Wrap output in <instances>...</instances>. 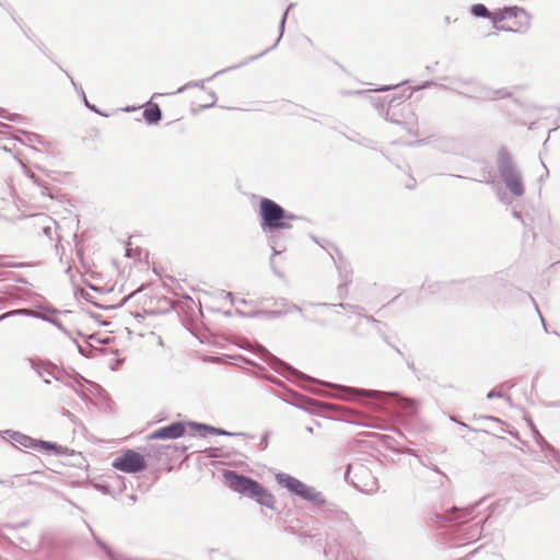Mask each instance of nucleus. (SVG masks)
<instances>
[{
  "instance_id": "1",
  "label": "nucleus",
  "mask_w": 560,
  "mask_h": 560,
  "mask_svg": "<svg viewBox=\"0 0 560 560\" xmlns=\"http://www.w3.org/2000/svg\"><path fill=\"white\" fill-rule=\"evenodd\" d=\"M275 479L288 492L311 503L319 514L335 522L332 530L337 537H327L325 556L330 560H355L354 552L361 544V534L348 514L328 501L320 491L289 474L278 472Z\"/></svg>"
},
{
  "instance_id": "2",
  "label": "nucleus",
  "mask_w": 560,
  "mask_h": 560,
  "mask_svg": "<svg viewBox=\"0 0 560 560\" xmlns=\"http://www.w3.org/2000/svg\"><path fill=\"white\" fill-rule=\"evenodd\" d=\"M258 217L261 231L270 234L268 236V244L272 249L270 266L278 277H282V273L276 269L273 262V257L285 250L281 231L290 230L292 228L291 221L302 218L287 211L281 205L266 197L259 201Z\"/></svg>"
},
{
  "instance_id": "3",
  "label": "nucleus",
  "mask_w": 560,
  "mask_h": 560,
  "mask_svg": "<svg viewBox=\"0 0 560 560\" xmlns=\"http://www.w3.org/2000/svg\"><path fill=\"white\" fill-rule=\"evenodd\" d=\"M223 479L234 492L249 498L262 506L275 509L273 494L257 480L231 469L223 471Z\"/></svg>"
},
{
  "instance_id": "4",
  "label": "nucleus",
  "mask_w": 560,
  "mask_h": 560,
  "mask_svg": "<svg viewBox=\"0 0 560 560\" xmlns=\"http://www.w3.org/2000/svg\"><path fill=\"white\" fill-rule=\"evenodd\" d=\"M495 165L501 180L506 189L515 197H522L525 192L523 174L514 161L511 152L505 147H500L497 152Z\"/></svg>"
},
{
  "instance_id": "5",
  "label": "nucleus",
  "mask_w": 560,
  "mask_h": 560,
  "mask_svg": "<svg viewBox=\"0 0 560 560\" xmlns=\"http://www.w3.org/2000/svg\"><path fill=\"white\" fill-rule=\"evenodd\" d=\"M411 93L412 92L410 91L407 95L402 94L399 97H392L387 102V109L385 113H383L386 104V101L384 98L380 96H370L369 100L371 105L374 106L380 112V114L384 116L386 120L393 124L401 125L409 135L417 137L419 136L418 124L409 105L407 106V116L404 113L401 114L402 119H399L396 116V113L394 112L395 107L400 105L404 102V100L409 98L411 96Z\"/></svg>"
},
{
  "instance_id": "6",
  "label": "nucleus",
  "mask_w": 560,
  "mask_h": 560,
  "mask_svg": "<svg viewBox=\"0 0 560 560\" xmlns=\"http://www.w3.org/2000/svg\"><path fill=\"white\" fill-rule=\"evenodd\" d=\"M446 89L465 97L479 101H495L511 96L506 89H492L481 84L474 78L453 79L452 85Z\"/></svg>"
},
{
  "instance_id": "7",
  "label": "nucleus",
  "mask_w": 560,
  "mask_h": 560,
  "mask_svg": "<svg viewBox=\"0 0 560 560\" xmlns=\"http://www.w3.org/2000/svg\"><path fill=\"white\" fill-rule=\"evenodd\" d=\"M482 500L480 501H477L474 505H469L467 508H464V509H457V508H453L451 511H446L445 513H442V514H436L435 517H436V522L440 523L441 525L443 526H454V527H458V530L463 532V538L462 540H475L477 537H479L480 533H481V527H480V522H477L475 523L474 525L467 527V528H462V525L468 520V518H471V514L474 512V509L479 505V503L481 502Z\"/></svg>"
},
{
  "instance_id": "8",
  "label": "nucleus",
  "mask_w": 560,
  "mask_h": 560,
  "mask_svg": "<svg viewBox=\"0 0 560 560\" xmlns=\"http://www.w3.org/2000/svg\"><path fill=\"white\" fill-rule=\"evenodd\" d=\"M320 384L328 386L334 390L331 396L339 398V399L349 400V401L365 402L368 400H371V401H375V402L383 405V404H387L385 401V398H387L389 396V394L384 393V392H378V390L362 389V388L350 387V386H345V385H335V384H329V383H325V382H322Z\"/></svg>"
},
{
  "instance_id": "9",
  "label": "nucleus",
  "mask_w": 560,
  "mask_h": 560,
  "mask_svg": "<svg viewBox=\"0 0 560 560\" xmlns=\"http://www.w3.org/2000/svg\"><path fill=\"white\" fill-rule=\"evenodd\" d=\"M112 466L126 474H139L147 469V462L140 453L127 448L120 452V455L113 460Z\"/></svg>"
},
{
  "instance_id": "10",
  "label": "nucleus",
  "mask_w": 560,
  "mask_h": 560,
  "mask_svg": "<svg viewBox=\"0 0 560 560\" xmlns=\"http://www.w3.org/2000/svg\"><path fill=\"white\" fill-rule=\"evenodd\" d=\"M257 354L266 362L268 363L272 370H275L277 373H280L285 376H292L296 378H303L308 380L312 382H315L314 378L306 376L302 372L298 371L290 364L285 363L284 361L278 359L276 355L270 353L265 347L258 346Z\"/></svg>"
},
{
  "instance_id": "11",
  "label": "nucleus",
  "mask_w": 560,
  "mask_h": 560,
  "mask_svg": "<svg viewBox=\"0 0 560 560\" xmlns=\"http://www.w3.org/2000/svg\"><path fill=\"white\" fill-rule=\"evenodd\" d=\"M22 164V168L24 174L32 180L34 185H36L40 191V195L44 197H48L49 199H54L55 196L51 191V188L49 186L48 178H50V175L40 166H36L37 170H39L43 174L38 175L34 171H32L30 167H27L24 163Z\"/></svg>"
},
{
  "instance_id": "12",
  "label": "nucleus",
  "mask_w": 560,
  "mask_h": 560,
  "mask_svg": "<svg viewBox=\"0 0 560 560\" xmlns=\"http://www.w3.org/2000/svg\"><path fill=\"white\" fill-rule=\"evenodd\" d=\"M16 315H24V316H28V317L38 318V319H42L45 322H49L52 325H55L59 330H61L65 335L70 337V332L66 329V327L62 325V323L58 318H56L51 315H48V314L39 313V312L31 310V308H18V310L7 312V313L0 315V322L3 320L4 318L11 317V316H16Z\"/></svg>"
},
{
  "instance_id": "13",
  "label": "nucleus",
  "mask_w": 560,
  "mask_h": 560,
  "mask_svg": "<svg viewBox=\"0 0 560 560\" xmlns=\"http://www.w3.org/2000/svg\"><path fill=\"white\" fill-rule=\"evenodd\" d=\"M30 364L45 384H50V378L57 381L60 377L61 368L50 361L30 359Z\"/></svg>"
},
{
  "instance_id": "14",
  "label": "nucleus",
  "mask_w": 560,
  "mask_h": 560,
  "mask_svg": "<svg viewBox=\"0 0 560 560\" xmlns=\"http://www.w3.org/2000/svg\"><path fill=\"white\" fill-rule=\"evenodd\" d=\"M186 432V425L184 422L176 421L168 425L159 428L153 431L150 435V440H174L183 436Z\"/></svg>"
},
{
  "instance_id": "15",
  "label": "nucleus",
  "mask_w": 560,
  "mask_h": 560,
  "mask_svg": "<svg viewBox=\"0 0 560 560\" xmlns=\"http://www.w3.org/2000/svg\"><path fill=\"white\" fill-rule=\"evenodd\" d=\"M57 382L72 388L82 398H85V394L81 390L83 384H91L80 374L75 373L74 375H71L67 373L63 369H60V378L58 377Z\"/></svg>"
},
{
  "instance_id": "16",
  "label": "nucleus",
  "mask_w": 560,
  "mask_h": 560,
  "mask_svg": "<svg viewBox=\"0 0 560 560\" xmlns=\"http://www.w3.org/2000/svg\"><path fill=\"white\" fill-rule=\"evenodd\" d=\"M22 138L15 137L21 143L28 145L32 150L38 152V149L35 148V143L42 144L43 147L48 145L49 143L44 140V138L35 132L31 131H21Z\"/></svg>"
},
{
  "instance_id": "17",
  "label": "nucleus",
  "mask_w": 560,
  "mask_h": 560,
  "mask_svg": "<svg viewBox=\"0 0 560 560\" xmlns=\"http://www.w3.org/2000/svg\"><path fill=\"white\" fill-rule=\"evenodd\" d=\"M292 4H290L287 10L283 12L282 16H281V20H280V23H279V36L276 40V43L267 48L266 50H264L262 52L258 54V55H255V56H250L246 61H244L242 65H246L250 61H254L262 56H265L267 52H269L270 50L275 49L277 47V45L279 44V42L281 40L282 36H283V33H284V25H285V21H287V16H288V12L289 10L291 9Z\"/></svg>"
},
{
  "instance_id": "18",
  "label": "nucleus",
  "mask_w": 560,
  "mask_h": 560,
  "mask_svg": "<svg viewBox=\"0 0 560 560\" xmlns=\"http://www.w3.org/2000/svg\"><path fill=\"white\" fill-rule=\"evenodd\" d=\"M90 532L93 536L95 544L106 553L109 560H126V557L122 553L114 551L107 544H105L89 526Z\"/></svg>"
},
{
  "instance_id": "19",
  "label": "nucleus",
  "mask_w": 560,
  "mask_h": 560,
  "mask_svg": "<svg viewBox=\"0 0 560 560\" xmlns=\"http://www.w3.org/2000/svg\"><path fill=\"white\" fill-rule=\"evenodd\" d=\"M240 66H232V67H229L226 69H223V70H219L217 71L213 75H211L210 78L206 79V80H199V81H190L186 84H184L183 86L178 88L177 91L175 93L179 94V93H183L184 91L190 89V88H199V89H205V82H208V81H211L213 78L229 71V70H233V69H236L238 68Z\"/></svg>"
},
{
  "instance_id": "20",
  "label": "nucleus",
  "mask_w": 560,
  "mask_h": 560,
  "mask_svg": "<svg viewBox=\"0 0 560 560\" xmlns=\"http://www.w3.org/2000/svg\"><path fill=\"white\" fill-rule=\"evenodd\" d=\"M336 267L338 269L340 282L351 283L352 282V268L351 266L345 261V259L339 255L338 260H335Z\"/></svg>"
},
{
  "instance_id": "21",
  "label": "nucleus",
  "mask_w": 560,
  "mask_h": 560,
  "mask_svg": "<svg viewBox=\"0 0 560 560\" xmlns=\"http://www.w3.org/2000/svg\"><path fill=\"white\" fill-rule=\"evenodd\" d=\"M143 118L149 125H155L162 119V110L160 106L152 103L143 110Z\"/></svg>"
},
{
  "instance_id": "22",
  "label": "nucleus",
  "mask_w": 560,
  "mask_h": 560,
  "mask_svg": "<svg viewBox=\"0 0 560 560\" xmlns=\"http://www.w3.org/2000/svg\"><path fill=\"white\" fill-rule=\"evenodd\" d=\"M11 438L14 444H19L20 446H23L25 448L37 450V440L31 436H27L20 432H12Z\"/></svg>"
},
{
  "instance_id": "23",
  "label": "nucleus",
  "mask_w": 560,
  "mask_h": 560,
  "mask_svg": "<svg viewBox=\"0 0 560 560\" xmlns=\"http://www.w3.org/2000/svg\"><path fill=\"white\" fill-rule=\"evenodd\" d=\"M394 406L401 410L405 415L411 416L416 412L415 402L410 399H406L402 397L394 396Z\"/></svg>"
},
{
  "instance_id": "24",
  "label": "nucleus",
  "mask_w": 560,
  "mask_h": 560,
  "mask_svg": "<svg viewBox=\"0 0 560 560\" xmlns=\"http://www.w3.org/2000/svg\"><path fill=\"white\" fill-rule=\"evenodd\" d=\"M504 11L509 12L508 19H512V18L520 19V24L521 25L528 24L529 16H528L527 12L523 8H520V7H505Z\"/></svg>"
},
{
  "instance_id": "25",
  "label": "nucleus",
  "mask_w": 560,
  "mask_h": 560,
  "mask_svg": "<svg viewBox=\"0 0 560 560\" xmlns=\"http://www.w3.org/2000/svg\"><path fill=\"white\" fill-rule=\"evenodd\" d=\"M284 305H285V308H283V310H275V311L268 312L269 317L276 318V317H280L282 315L292 313V312H298V313L302 314V308L300 306H298L295 304H288V303H285Z\"/></svg>"
},
{
  "instance_id": "26",
  "label": "nucleus",
  "mask_w": 560,
  "mask_h": 560,
  "mask_svg": "<svg viewBox=\"0 0 560 560\" xmlns=\"http://www.w3.org/2000/svg\"><path fill=\"white\" fill-rule=\"evenodd\" d=\"M37 448L44 450V451H52L57 455L63 454V447L57 443L37 440Z\"/></svg>"
},
{
  "instance_id": "27",
  "label": "nucleus",
  "mask_w": 560,
  "mask_h": 560,
  "mask_svg": "<svg viewBox=\"0 0 560 560\" xmlns=\"http://www.w3.org/2000/svg\"><path fill=\"white\" fill-rule=\"evenodd\" d=\"M470 13L476 18L488 19L491 15L489 9L482 3H476L470 7Z\"/></svg>"
},
{
  "instance_id": "28",
  "label": "nucleus",
  "mask_w": 560,
  "mask_h": 560,
  "mask_svg": "<svg viewBox=\"0 0 560 560\" xmlns=\"http://www.w3.org/2000/svg\"><path fill=\"white\" fill-rule=\"evenodd\" d=\"M310 305L312 306H323V307H340V308H349V310H353L355 312H358V314L361 313V311H363V308L359 305H353V304H346V303H339V304H330V303H311Z\"/></svg>"
},
{
  "instance_id": "29",
  "label": "nucleus",
  "mask_w": 560,
  "mask_h": 560,
  "mask_svg": "<svg viewBox=\"0 0 560 560\" xmlns=\"http://www.w3.org/2000/svg\"><path fill=\"white\" fill-rule=\"evenodd\" d=\"M189 427L197 432L200 433V435L206 436L207 434H213V430L215 427L206 424V423H199V422H189Z\"/></svg>"
},
{
  "instance_id": "30",
  "label": "nucleus",
  "mask_w": 560,
  "mask_h": 560,
  "mask_svg": "<svg viewBox=\"0 0 560 560\" xmlns=\"http://www.w3.org/2000/svg\"><path fill=\"white\" fill-rule=\"evenodd\" d=\"M508 14H509V12L504 11V8H503L501 10H499L498 12H491V15L488 16V19H490L494 23V25H497L498 23L508 19Z\"/></svg>"
},
{
  "instance_id": "31",
  "label": "nucleus",
  "mask_w": 560,
  "mask_h": 560,
  "mask_svg": "<svg viewBox=\"0 0 560 560\" xmlns=\"http://www.w3.org/2000/svg\"><path fill=\"white\" fill-rule=\"evenodd\" d=\"M354 471L355 476L359 474H365L368 472V469L363 465H348L346 470V477L351 472Z\"/></svg>"
},
{
  "instance_id": "32",
  "label": "nucleus",
  "mask_w": 560,
  "mask_h": 560,
  "mask_svg": "<svg viewBox=\"0 0 560 560\" xmlns=\"http://www.w3.org/2000/svg\"><path fill=\"white\" fill-rule=\"evenodd\" d=\"M61 70H62V71L65 72V74L69 78V80H70L71 84L73 85L74 90L80 94V96H81V98L83 100V102H85V100H88V98H86V96H85V93H84V91H83L82 86H80V85H78V84H77V82H75V81L73 80V78L68 73V71H66V70H63V69H61Z\"/></svg>"
},
{
  "instance_id": "33",
  "label": "nucleus",
  "mask_w": 560,
  "mask_h": 560,
  "mask_svg": "<svg viewBox=\"0 0 560 560\" xmlns=\"http://www.w3.org/2000/svg\"><path fill=\"white\" fill-rule=\"evenodd\" d=\"M0 117L9 119L11 121H19L22 119L21 115L19 114H10L7 109L0 107Z\"/></svg>"
},
{
  "instance_id": "34",
  "label": "nucleus",
  "mask_w": 560,
  "mask_h": 560,
  "mask_svg": "<svg viewBox=\"0 0 560 560\" xmlns=\"http://www.w3.org/2000/svg\"><path fill=\"white\" fill-rule=\"evenodd\" d=\"M350 283H346V282H340L337 287V292H338V296L340 299H346L347 295H348V285Z\"/></svg>"
},
{
  "instance_id": "35",
  "label": "nucleus",
  "mask_w": 560,
  "mask_h": 560,
  "mask_svg": "<svg viewBox=\"0 0 560 560\" xmlns=\"http://www.w3.org/2000/svg\"><path fill=\"white\" fill-rule=\"evenodd\" d=\"M440 287H441V284L438 282H429L428 281V282L423 283L422 290H428L431 293H435L436 291L440 290Z\"/></svg>"
},
{
  "instance_id": "36",
  "label": "nucleus",
  "mask_w": 560,
  "mask_h": 560,
  "mask_svg": "<svg viewBox=\"0 0 560 560\" xmlns=\"http://www.w3.org/2000/svg\"><path fill=\"white\" fill-rule=\"evenodd\" d=\"M74 342H75V343H77V346H78L79 352H80L81 354L85 355V357H90V355H91V353H90V352H88V350H91V351L96 350V349H95V348H93L90 343H86V346H81V345H79V343H78V341H77V340H74Z\"/></svg>"
},
{
  "instance_id": "37",
  "label": "nucleus",
  "mask_w": 560,
  "mask_h": 560,
  "mask_svg": "<svg viewBox=\"0 0 560 560\" xmlns=\"http://www.w3.org/2000/svg\"><path fill=\"white\" fill-rule=\"evenodd\" d=\"M208 95H209L211 102L209 104L203 105L202 108H210V107H212L215 104L217 100H218V97H217V95H215V93L213 91H210L208 93Z\"/></svg>"
},
{
  "instance_id": "38",
  "label": "nucleus",
  "mask_w": 560,
  "mask_h": 560,
  "mask_svg": "<svg viewBox=\"0 0 560 560\" xmlns=\"http://www.w3.org/2000/svg\"><path fill=\"white\" fill-rule=\"evenodd\" d=\"M213 434H215V435H240L241 433H232V432H228L221 428H214Z\"/></svg>"
},
{
  "instance_id": "39",
  "label": "nucleus",
  "mask_w": 560,
  "mask_h": 560,
  "mask_svg": "<svg viewBox=\"0 0 560 560\" xmlns=\"http://www.w3.org/2000/svg\"><path fill=\"white\" fill-rule=\"evenodd\" d=\"M497 397H503V394L500 390H497V389H492V390H490L487 394V398L488 399H493V398H497Z\"/></svg>"
},
{
  "instance_id": "40",
  "label": "nucleus",
  "mask_w": 560,
  "mask_h": 560,
  "mask_svg": "<svg viewBox=\"0 0 560 560\" xmlns=\"http://www.w3.org/2000/svg\"><path fill=\"white\" fill-rule=\"evenodd\" d=\"M43 234L46 235L48 238H52L54 229L50 225H46L43 228Z\"/></svg>"
},
{
  "instance_id": "41",
  "label": "nucleus",
  "mask_w": 560,
  "mask_h": 560,
  "mask_svg": "<svg viewBox=\"0 0 560 560\" xmlns=\"http://www.w3.org/2000/svg\"><path fill=\"white\" fill-rule=\"evenodd\" d=\"M357 416H358L357 413L352 412V413H351V416L348 418V421H349V422H353V423H358V424H361V425H365V427H369V425H370V424H366V423H364V422L358 421V420L355 419V417H357Z\"/></svg>"
},
{
  "instance_id": "42",
  "label": "nucleus",
  "mask_w": 560,
  "mask_h": 560,
  "mask_svg": "<svg viewBox=\"0 0 560 560\" xmlns=\"http://www.w3.org/2000/svg\"><path fill=\"white\" fill-rule=\"evenodd\" d=\"M406 454H409V455H413L416 457H418L419 462L423 465V466H428L427 463H424L412 448H406L405 451Z\"/></svg>"
},
{
  "instance_id": "43",
  "label": "nucleus",
  "mask_w": 560,
  "mask_h": 560,
  "mask_svg": "<svg viewBox=\"0 0 560 560\" xmlns=\"http://www.w3.org/2000/svg\"><path fill=\"white\" fill-rule=\"evenodd\" d=\"M363 93H365V91H362V90L342 92L343 95H361Z\"/></svg>"
},
{
  "instance_id": "44",
  "label": "nucleus",
  "mask_w": 560,
  "mask_h": 560,
  "mask_svg": "<svg viewBox=\"0 0 560 560\" xmlns=\"http://www.w3.org/2000/svg\"><path fill=\"white\" fill-rule=\"evenodd\" d=\"M84 105L92 112L94 113H100V110L97 109V107L93 104H91V102H89L88 100H85L84 102Z\"/></svg>"
},
{
  "instance_id": "45",
  "label": "nucleus",
  "mask_w": 560,
  "mask_h": 560,
  "mask_svg": "<svg viewBox=\"0 0 560 560\" xmlns=\"http://www.w3.org/2000/svg\"><path fill=\"white\" fill-rule=\"evenodd\" d=\"M365 319L368 323L370 324H373V325H380V320H377L376 318H374L373 316L371 315H365Z\"/></svg>"
},
{
  "instance_id": "46",
  "label": "nucleus",
  "mask_w": 560,
  "mask_h": 560,
  "mask_svg": "<svg viewBox=\"0 0 560 560\" xmlns=\"http://www.w3.org/2000/svg\"><path fill=\"white\" fill-rule=\"evenodd\" d=\"M398 85L399 84L384 85V86H381V88L376 89L375 91H389V90L396 89Z\"/></svg>"
},
{
  "instance_id": "47",
  "label": "nucleus",
  "mask_w": 560,
  "mask_h": 560,
  "mask_svg": "<svg viewBox=\"0 0 560 560\" xmlns=\"http://www.w3.org/2000/svg\"><path fill=\"white\" fill-rule=\"evenodd\" d=\"M512 215L516 219V220H520L524 223V220H523V217H522V213L517 210H513L512 211Z\"/></svg>"
},
{
  "instance_id": "48",
  "label": "nucleus",
  "mask_w": 560,
  "mask_h": 560,
  "mask_svg": "<svg viewBox=\"0 0 560 560\" xmlns=\"http://www.w3.org/2000/svg\"><path fill=\"white\" fill-rule=\"evenodd\" d=\"M494 27H495L497 30H499V31H506V32H512V31H514L512 27H506V26H504V25H498V24H497V25H494Z\"/></svg>"
},
{
  "instance_id": "49",
  "label": "nucleus",
  "mask_w": 560,
  "mask_h": 560,
  "mask_svg": "<svg viewBox=\"0 0 560 560\" xmlns=\"http://www.w3.org/2000/svg\"><path fill=\"white\" fill-rule=\"evenodd\" d=\"M427 467H429V465H428ZM430 468H431L433 471H435L436 474H439V475H441V476H443V477H446V476H445V474H444L443 471H441V470H440V468H439L438 466H434V465H433V466H430Z\"/></svg>"
},
{
  "instance_id": "50",
  "label": "nucleus",
  "mask_w": 560,
  "mask_h": 560,
  "mask_svg": "<svg viewBox=\"0 0 560 560\" xmlns=\"http://www.w3.org/2000/svg\"><path fill=\"white\" fill-rule=\"evenodd\" d=\"M267 444H268V442H267V434H265L262 436L261 441H260L261 448L265 450L267 447Z\"/></svg>"
},
{
  "instance_id": "51",
  "label": "nucleus",
  "mask_w": 560,
  "mask_h": 560,
  "mask_svg": "<svg viewBox=\"0 0 560 560\" xmlns=\"http://www.w3.org/2000/svg\"><path fill=\"white\" fill-rule=\"evenodd\" d=\"M547 448L551 452L555 458H558L559 454L551 445H547Z\"/></svg>"
},
{
  "instance_id": "52",
  "label": "nucleus",
  "mask_w": 560,
  "mask_h": 560,
  "mask_svg": "<svg viewBox=\"0 0 560 560\" xmlns=\"http://www.w3.org/2000/svg\"><path fill=\"white\" fill-rule=\"evenodd\" d=\"M349 140L351 141H355L358 142L359 144H362V145H368L366 141L365 140H357V139H353V138H348Z\"/></svg>"
},
{
  "instance_id": "53",
  "label": "nucleus",
  "mask_w": 560,
  "mask_h": 560,
  "mask_svg": "<svg viewBox=\"0 0 560 560\" xmlns=\"http://www.w3.org/2000/svg\"><path fill=\"white\" fill-rule=\"evenodd\" d=\"M536 310H537V312H538V313H540L537 306H536ZM539 316H540V318H541L542 326H544L545 330L547 331V325H546V322H545L544 317L541 316V314H539Z\"/></svg>"
},
{
  "instance_id": "54",
  "label": "nucleus",
  "mask_w": 560,
  "mask_h": 560,
  "mask_svg": "<svg viewBox=\"0 0 560 560\" xmlns=\"http://www.w3.org/2000/svg\"><path fill=\"white\" fill-rule=\"evenodd\" d=\"M487 420L493 421V422H500V420L493 416L486 417Z\"/></svg>"
},
{
  "instance_id": "55",
  "label": "nucleus",
  "mask_w": 560,
  "mask_h": 560,
  "mask_svg": "<svg viewBox=\"0 0 560 560\" xmlns=\"http://www.w3.org/2000/svg\"><path fill=\"white\" fill-rule=\"evenodd\" d=\"M431 84H433V83H432V82H430V81H427V82H424L421 86H419V89H424V88H427V86H430Z\"/></svg>"
},
{
  "instance_id": "56",
  "label": "nucleus",
  "mask_w": 560,
  "mask_h": 560,
  "mask_svg": "<svg viewBox=\"0 0 560 560\" xmlns=\"http://www.w3.org/2000/svg\"><path fill=\"white\" fill-rule=\"evenodd\" d=\"M305 431L310 434H313V428L312 427H306L305 428Z\"/></svg>"
},
{
  "instance_id": "57",
  "label": "nucleus",
  "mask_w": 560,
  "mask_h": 560,
  "mask_svg": "<svg viewBox=\"0 0 560 560\" xmlns=\"http://www.w3.org/2000/svg\"><path fill=\"white\" fill-rule=\"evenodd\" d=\"M457 178H464V176H460V175H456ZM465 179H470V180H474L472 178H468V177H465Z\"/></svg>"
},
{
  "instance_id": "58",
  "label": "nucleus",
  "mask_w": 560,
  "mask_h": 560,
  "mask_svg": "<svg viewBox=\"0 0 560 560\" xmlns=\"http://www.w3.org/2000/svg\"><path fill=\"white\" fill-rule=\"evenodd\" d=\"M542 166L545 167L546 176H548V174H549V170L546 167V165H545V164H542Z\"/></svg>"
},
{
  "instance_id": "59",
  "label": "nucleus",
  "mask_w": 560,
  "mask_h": 560,
  "mask_svg": "<svg viewBox=\"0 0 560 560\" xmlns=\"http://www.w3.org/2000/svg\"><path fill=\"white\" fill-rule=\"evenodd\" d=\"M408 368L415 370L413 363H408Z\"/></svg>"
},
{
  "instance_id": "60",
  "label": "nucleus",
  "mask_w": 560,
  "mask_h": 560,
  "mask_svg": "<svg viewBox=\"0 0 560 560\" xmlns=\"http://www.w3.org/2000/svg\"><path fill=\"white\" fill-rule=\"evenodd\" d=\"M162 95H163V94H161V93H155V94H153V96H152V97H158V96H162Z\"/></svg>"
},
{
  "instance_id": "61",
  "label": "nucleus",
  "mask_w": 560,
  "mask_h": 560,
  "mask_svg": "<svg viewBox=\"0 0 560 560\" xmlns=\"http://www.w3.org/2000/svg\"><path fill=\"white\" fill-rule=\"evenodd\" d=\"M132 109H133V108H131V107H127L125 110H126V112H130V110H132Z\"/></svg>"
},
{
  "instance_id": "62",
  "label": "nucleus",
  "mask_w": 560,
  "mask_h": 560,
  "mask_svg": "<svg viewBox=\"0 0 560 560\" xmlns=\"http://www.w3.org/2000/svg\"><path fill=\"white\" fill-rule=\"evenodd\" d=\"M50 314H55L56 313V310H50L49 311Z\"/></svg>"
},
{
  "instance_id": "63",
  "label": "nucleus",
  "mask_w": 560,
  "mask_h": 560,
  "mask_svg": "<svg viewBox=\"0 0 560 560\" xmlns=\"http://www.w3.org/2000/svg\"><path fill=\"white\" fill-rule=\"evenodd\" d=\"M407 188L411 189L413 188V185H407Z\"/></svg>"
}]
</instances>
